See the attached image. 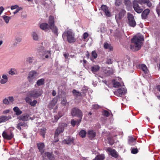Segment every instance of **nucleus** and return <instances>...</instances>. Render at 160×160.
I'll use <instances>...</instances> for the list:
<instances>
[{
    "instance_id": "1",
    "label": "nucleus",
    "mask_w": 160,
    "mask_h": 160,
    "mask_svg": "<svg viewBox=\"0 0 160 160\" xmlns=\"http://www.w3.org/2000/svg\"><path fill=\"white\" fill-rule=\"evenodd\" d=\"M144 40L143 37L141 34H138L134 36L131 39L130 48L134 51L139 50L142 45V42Z\"/></svg>"
},
{
    "instance_id": "2",
    "label": "nucleus",
    "mask_w": 160,
    "mask_h": 160,
    "mask_svg": "<svg viewBox=\"0 0 160 160\" xmlns=\"http://www.w3.org/2000/svg\"><path fill=\"white\" fill-rule=\"evenodd\" d=\"M62 36L63 38L66 36L68 41L70 43L74 42L76 41L74 34L71 30H66Z\"/></svg>"
},
{
    "instance_id": "3",
    "label": "nucleus",
    "mask_w": 160,
    "mask_h": 160,
    "mask_svg": "<svg viewBox=\"0 0 160 160\" xmlns=\"http://www.w3.org/2000/svg\"><path fill=\"white\" fill-rule=\"evenodd\" d=\"M71 114L72 116H77L78 118H80L77 119L78 124L80 123L81 121L82 116V111L78 108H75L72 109Z\"/></svg>"
},
{
    "instance_id": "4",
    "label": "nucleus",
    "mask_w": 160,
    "mask_h": 160,
    "mask_svg": "<svg viewBox=\"0 0 160 160\" xmlns=\"http://www.w3.org/2000/svg\"><path fill=\"white\" fill-rule=\"evenodd\" d=\"M37 73L36 71H31L29 72L27 78L29 82L31 83H33L35 80L37 79Z\"/></svg>"
},
{
    "instance_id": "5",
    "label": "nucleus",
    "mask_w": 160,
    "mask_h": 160,
    "mask_svg": "<svg viewBox=\"0 0 160 160\" xmlns=\"http://www.w3.org/2000/svg\"><path fill=\"white\" fill-rule=\"evenodd\" d=\"M42 93V92L41 90L34 89L29 92V96L31 97L36 98L40 96Z\"/></svg>"
},
{
    "instance_id": "6",
    "label": "nucleus",
    "mask_w": 160,
    "mask_h": 160,
    "mask_svg": "<svg viewBox=\"0 0 160 160\" xmlns=\"http://www.w3.org/2000/svg\"><path fill=\"white\" fill-rule=\"evenodd\" d=\"M40 51L42 53V57L43 59L48 58L51 56V51L50 50H44L43 47H40Z\"/></svg>"
},
{
    "instance_id": "7",
    "label": "nucleus",
    "mask_w": 160,
    "mask_h": 160,
    "mask_svg": "<svg viewBox=\"0 0 160 160\" xmlns=\"http://www.w3.org/2000/svg\"><path fill=\"white\" fill-rule=\"evenodd\" d=\"M128 24L131 26L134 27L136 25V22L134 20V16L132 14L129 13H128Z\"/></svg>"
},
{
    "instance_id": "8",
    "label": "nucleus",
    "mask_w": 160,
    "mask_h": 160,
    "mask_svg": "<svg viewBox=\"0 0 160 160\" xmlns=\"http://www.w3.org/2000/svg\"><path fill=\"white\" fill-rule=\"evenodd\" d=\"M18 118L19 120H22L23 121H27L29 119L32 120L33 118L29 117V114L27 113H24L18 117Z\"/></svg>"
},
{
    "instance_id": "9",
    "label": "nucleus",
    "mask_w": 160,
    "mask_h": 160,
    "mask_svg": "<svg viewBox=\"0 0 160 160\" xmlns=\"http://www.w3.org/2000/svg\"><path fill=\"white\" fill-rule=\"evenodd\" d=\"M2 136L4 138L10 140L13 137L12 133L11 132H6L4 131L2 133Z\"/></svg>"
},
{
    "instance_id": "10",
    "label": "nucleus",
    "mask_w": 160,
    "mask_h": 160,
    "mask_svg": "<svg viewBox=\"0 0 160 160\" xmlns=\"http://www.w3.org/2000/svg\"><path fill=\"white\" fill-rule=\"evenodd\" d=\"M126 92V88H122L115 92L114 93L117 96L121 97L122 95L124 94Z\"/></svg>"
},
{
    "instance_id": "11",
    "label": "nucleus",
    "mask_w": 160,
    "mask_h": 160,
    "mask_svg": "<svg viewBox=\"0 0 160 160\" xmlns=\"http://www.w3.org/2000/svg\"><path fill=\"white\" fill-rule=\"evenodd\" d=\"M105 150L113 157L117 158L118 156L117 152L114 149H112L110 148H106Z\"/></svg>"
},
{
    "instance_id": "12",
    "label": "nucleus",
    "mask_w": 160,
    "mask_h": 160,
    "mask_svg": "<svg viewBox=\"0 0 160 160\" xmlns=\"http://www.w3.org/2000/svg\"><path fill=\"white\" fill-rule=\"evenodd\" d=\"M133 8L135 11L138 13H141L142 11V9L140 6L135 1H133Z\"/></svg>"
},
{
    "instance_id": "13",
    "label": "nucleus",
    "mask_w": 160,
    "mask_h": 160,
    "mask_svg": "<svg viewBox=\"0 0 160 160\" xmlns=\"http://www.w3.org/2000/svg\"><path fill=\"white\" fill-rule=\"evenodd\" d=\"M101 9L105 13V15L107 17H109L111 16V13L109 11L108 8L106 5H103L101 7Z\"/></svg>"
},
{
    "instance_id": "14",
    "label": "nucleus",
    "mask_w": 160,
    "mask_h": 160,
    "mask_svg": "<svg viewBox=\"0 0 160 160\" xmlns=\"http://www.w3.org/2000/svg\"><path fill=\"white\" fill-rule=\"evenodd\" d=\"M126 13V11L124 10H122L119 12V13L116 15L115 18L116 21L121 19L124 16Z\"/></svg>"
},
{
    "instance_id": "15",
    "label": "nucleus",
    "mask_w": 160,
    "mask_h": 160,
    "mask_svg": "<svg viewBox=\"0 0 160 160\" xmlns=\"http://www.w3.org/2000/svg\"><path fill=\"white\" fill-rule=\"evenodd\" d=\"M58 100L56 98H54L49 103L48 108L50 109H52L57 102Z\"/></svg>"
},
{
    "instance_id": "16",
    "label": "nucleus",
    "mask_w": 160,
    "mask_h": 160,
    "mask_svg": "<svg viewBox=\"0 0 160 160\" xmlns=\"http://www.w3.org/2000/svg\"><path fill=\"white\" fill-rule=\"evenodd\" d=\"M64 130V129L63 127L59 126L55 131L54 137V138H57L59 134L60 133L62 132Z\"/></svg>"
},
{
    "instance_id": "17",
    "label": "nucleus",
    "mask_w": 160,
    "mask_h": 160,
    "mask_svg": "<svg viewBox=\"0 0 160 160\" xmlns=\"http://www.w3.org/2000/svg\"><path fill=\"white\" fill-rule=\"evenodd\" d=\"M8 78L7 75L3 74L2 75V78L0 80V83L1 84H5L8 81Z\"/></svg>"
},
{
    "instance_id": "18",
    "label": "nucleus",
    "mask_w": 160,
    "mask_h": 160,
    "mask_svg": "<svg viewBox=\"0 0 160 160\" xmlns=\"http://www.w3.org/2000/svg\"><path fill=\"white\" fill-rule=\"evenodd\" d=\"M12 118L11 116H8L2 115L0 117V123L2 122H5L7 120L10 119Z\"/></svg>"
},
{
    "instance_id": "19",
    "label": "nucleus",
    "mask_w": 160,
    "mask_h": 160,
    "mask_svg": "<svg viewBox=\"0 0 160 160\" xmlns=\"http://www.w3.org/2000/svg\"><path fill=\"white\" fill-rule=\"evenodd\" d=\"M40 28L42 30L46 31L49 30L50 26L48 23H43L40 25Z\"/></svg>"
},
{
    "instance_id": "20",
    "label": "nucleus",
    "mask_w": 160,
    "mask_h": 160,
    "mask_svg": "<svg viewBox=\"0 0 160 160\" xmlns=\"http://www.w3.org/2000/svg\"><path fill=\"white\" fill-rule=\"evenodd\" d=\"M88 135L91 139H93L96 136V132L93 130H89L88 132Z\"/></svg>"
},
{
    "instance_id": "21",
    "label": "nucleus",
    "mask_w": 160,
    "mask_h": 160,
    "mask_svg": "<svg viewBox=\"0 0 160 160\" xmlns=\"http://www.w3.org/2000/svg\"><path fill=\"white\" fill-rule=\"evenodd\" d=\"M62 144H69L73 143V138L70 137L68 139H66L62 142Z\"/></svg>"
},
{
    "instance_id": "22",
    "label": "nucleus",
    "mask_w": 160,
    "mask_h": 160,
    "mask_svg": "<svg viewBox=\"0 0 160 160\" xmlns=\"http://www.w3.org/2000/svg\"><path fill=\"white\" fill-rule=\"evenodd\" d=\"M37 146L39 151L42 153H43L44 151V145L43 143L41 142L38 143Z\"/></svg>"
},
{
    "instance_id": "23",
    "label": "nucleus",
    "mask_w": 160,
    "mask_h": 160,
    "mask_svg": "<svg viewBox=\"0 0 160 160\" xmlns=\"http://www.w3.org/2000/svg\"><path fill=\"white\" fill-rule=\"evenodd\" d=\"M150 12V10L149 9H145L142 14V17L143 19H146Z\"/></svg>"
},
{
    "instance_id": "24",
    "label": "nucleus",
    "mask_w": 160,
    "mask_h": 160,
    "mask_svg": "<svg viewBox=\"0 0 160 160\" xmlns=\"http://www.w3.org/2000/svg\"><path fill=\"white\" fill-rule=\"evenodd\" d=\"M31 36L33 40L35 41H38L39 40V37L37 33L35 31H33L32 32Z\"/></svg>"
},
{
    "instance_id": "25",
    "label": "nucleus",
    "mask_w": 160,
    "mask_h": 160,
    "mask_svg": "<svg viewBox=\"0 0 160 160\" xmlns=\"http://www.w3.org/2000/svg\"><path fill=\"white\" fill-rule=\"evenodd\" d=\"M49 28H50L52 30V32L54 33L55 35H56L57 36L58 35V29L57 27L55 26L54 25L52 26H50Z\"/></svg>"
},
{
    "instance_id": "26",
    "label": "nucleus",
    "mask_w": 160,
    "mask_h": 160,
    "mask_svg": "<svg viewBox=\"0 0 160 160\" xmlns=\"http://www.w3.org/2000/svg\"><path fill=\"white\" fill-rule=\"evenodd\" d=\"M136 139L132 136L129 137L128 143L131 145H133L136 143Z\"/></svg>"
},
{
    "instance_id": "27",
    "label": "nucleus",
    "mask_w": 160,
    "mask_h": 160,
    "mask_svg": "<svg viewBox=\"0 0 160 160\" xmlns=\"http://www.w3.org/2000/svg\"><path fill=\"white\" fill-rule=\"evenodd\" d=\"M13 110L17 116L21 115L22 113V111L17 107H14L13 108Z\"/></svg>"
},
{
    "instance_id": "28",
    "label": "nucleus",
    "mask_w": 160,
    "mask_h": 160,
    "mask_svg": "<svg viewBox=\"0 0 160 160\" xmlns=\"http://www.w3.org/2000/svg\"><path fill=\"white\" fill-rule=\"evenodd\" d=\"M48 23L49 24V26H51L54 25V18L53 16H50L49 17Z\"/></svg>"
},
{
    "instance_id": "29",
    "label": "nucleus",
    "mask_w": 160,
    "mask_h": 160,
    "mask_svg": "<svg viewBox=\"0 0 160 160\" xmlns=\"http://www.w3.org/2000/svg\"><path fill=\"white\" fill-rule=\"evenodd\" d=\"M45 154L49 160H54V157L52 153L47 152L45 153Z\"/></svg>"
},
{
    "instance_id": "30",
    "label": "nucleus",
    "mask_w": 160,
    "mask_h": 160,
    "mask_svg": "<svg viewBox=\"0 0 160 160\" xmlns=\"http://www.w3.org/2000/svg\"><path fill=\"white\" fill-rule=\"evenodd\" d=\"M45 79L44 78H42L38 80L36 82V85L38 86H40L44 85L45 83Z\"/></svg>"
},
{
    "instance_id": "31",
    "label": "nucleus",
    "mask_w": 160,
    "mask_h": 160,
    "mask_svg": "<svg viewBox=\"0 0 160 160\" xmlns=\"http://www.w3.org/2000/svg\"><path fill=\"white\" fill-rule=\"evenodd\" d=\"M27 123H25L24 122H20L18 124L17 126V128L19 130H21L22 129V127H27Z\"/></svg>"
},
{
    "instance_id": "32",
    "label": "nucleus",
    "mask_w": 160,
    "mask_h": 160,
    "mask_svg": "<svg viewBox=\"0 0 160 160\" xmlns=\"http://www.w3.org/2000/svg\"><path fill=\"white\" fill-rule=\"evenodd\" d=\"M104 47L106 49H108L110 51H112L113 50V48L111 44H109L107 42L104 43Z\"/></svg>"
},
{
    "instance_id": "33",
    "label": "nucleus",
    "mask_w": 160,
    "mask_h": 160,
    "mask_svg": "<svg viewBox=\"0 0 160 160\" xmlns=\"http://www.w3.org/2000/svg\"><path fill=\"white\" fill-rule=\"evenodd\" d=\"M139 67L144 72L146 73L148 72V69L146 66L145 64H141L140 65Z\"/></svg>"
},
{
    "instance_id": "34",
    "label": "nucleus",
    "mask_w": 160,
    "mask_h": 160,
    "mask_svg": "<svg viewBox=\"0 0 160 160\" xmlns=\"http://www.w3.org/2000/svg\"><path fill=\"white\" fill-rule=\"evenodd\" d=\"M104 158V155L102 154L97 155L93 160H103Z\"/></svg>"
},
{
    "instance_id": "35",
    "label": "nucleus",
    "mask_w": 160,
    "mask_h": 160,
    "mask_svg": "<svg viewBox=\"0 0 160 160\" xmlns=\"http://www.w3.org/2000/svg\"><path fill=\"white\" fill-rule=\"evenodd\" d=\"M9 74L11 75H13L17 74L18 72L17 70L14 68L11 69L8 72Z\"/></svg>"
},
{
    "instance_id": "36",
    "label": "nucleus",
    "mask_w": 160,
    "mask_h": 160,
    "mask_svg": "<svg viewBox=\"0 0 160 160\" xmlns=\"http://www.w3.org/2000/svg\"><path fill=\"white\" fill-rule=\"evenodd\" d=\"M34 60V58L33 57H28L26 58V62L29 63L30 64H31L33 62Z\"/></svg>"
},
{
    "instance_id": "37",
    "label": "nucleus",
    "mask_w": 160,
    "mask_h": 160,
    "mask_svg": "<svg viewBox=\"0 0 160 160\" xmlns=\"http://www.w3.org/2000/svg\"><path fill=\"white\" fill-rule=\"evenodd\" d=\"M113 87L115 88H118L121 86L120 83L117 81V80H114L112 81Z\"/></svg>"
},
{
    "instance_id": "38",
    "label": "nucleus",
    "mask_w": 160,
    "mask_h": 160,
    "mask_svg": "<svg viewBox=\"0 0 160 160\" xmlns=\"http://www.w3.org/2000/svg\"><path fill=\"white\" fill-rule=\"evenodd\" d=\"M99 67L98 66L94 65L91 68V71L93 72L94 73V72H97L99 69Z\"/></svg>"
},
{
    "instance_id": "39",
    "label": "nucleus",
    "mask_w": 160,
    "mask_h": 160,
    "mask_svg": "<svg viewBox=\"0 0 160 160\" xmlns=\"http://www.w3.org/2000/svg\"><path fill=\"white\" fill-rule=\"evenodd\" d=\"M114 61L113 58L112 57H109L107 58L106 63L108 64H112Z\"/></svg>"
},
{
    "instance_id": "40",
    "label": "nucleus",
    "mask_w": 160,
    "mask_h": 160,
    "mask_svg": "<svg viewBox=\"0 0 160 160\" xmlns=\"http://www.w3.org/2000/svg\"><path fill=\"white\" fill-rule=\"evenodd\" d=\"M87 133L84 130H81L79 132V135L82 138H84L86 136Z\"/></svg>"
},
{
    "instance_id": "41",
    "label": "nucleus",
    "mask_w": 160,
    "mask_h": 160,
    "mask_svg": "<svg viewBox=\"0 0 160 160\" xmlns=\"http://www.w3.org/2000/svg\"><path fill=\"white\" fill-rule=\"evenodd\" d=\"M2 17L4 19L5 22L7 24L8 23L9 20L11 19L10 17L5 15H3L2 16Z\"/></svg>"
},
{
    "instance_id": "42",
    "label": "nucleus",
    "mask_w": 160,
    "mask_h": 160,
    "mask_svg": "<svg viewBox=\"0 0 160 160\" xmlns=\"http://www.w3.org/2000/svg\"><path fill=\"white\" fill-rule=\"evenodd\" d=\"M46 129L45 128H41L40 130V133L42 136L44 138L46 133Z\"/></svg>"
},
{
    "instance_id": "43",
    "label": "nucleus",
    "mask_w": 160,
    "mask_h": 160,
    "mask_svg": "<svg viewBox=\"0 0 160 160\" xmlns=\"http://www.w3.org/2000/svg\"><path fill=\"white\" fill-rule=\"evenodd\" d=\"M92 57L91 58V59L92 61V60L93 59L97 58V54L95 51H93L92 52Z\"/></svg>"
},
{
    "instance_id": "44",
    "label": "nucleus",
    "mask_w": 160,
    "mask_h": 160,
    "mask_svg": "<svg viewBox=\"0 0 160 160\" xmlns=\"http://www.w3.org/2000/svg\"><path fill=\"white\" fill-rule=\"evenodd\" d=\"M72 92L74 96H80L81 95V92H80L79 91H77L75 89L73 90Z\"/></svg>"
},
{
    "instance_id": "45",
    "label": "nucleus",
    "mask_w": 160,
    "mask_h": 160,
    "mask_svg": "<svg viewBox=\"0 0 160 160\" xmlns=\"http://www.w3.org/2000/svg\"><path fill=\"white\" fill-rule=\"evenodd\" d=\"M71 123L73 127H74L76 124L78 125L79 123L78 124V122H77V119L75 120L74 119H73L71 120Z\"/></svg>"
},
{
    "instance_id": "46",
    "label": "nucleus",
    "mask_w": 160,
    "mask_h": 160,
    "mask_svg": "<svg viewBox=\"0 0 160 160\" xmlns=\"http://www.w3.org/2000/svg\"><path fill=\"white\" fill-rule=\"evenodd\" d=\"M108 74L110 75L113 73L112 69V68H108L107 70V72Z\"/></svg>"
},
{
    "instance_id": "47",
    "label": "nucleus",
    "mask_w": 160,
    "mask_h": 160,
    "mask_svg": "<svg viewBox=\"0 0 160 160\" xmlns=\"http://www.w3.org/2000/svg\"><path fill=\"white\" fill-rule=\"evenodd\" d=\"M37 103V101L36 100H34L33 101H31L29 104L32 106L34 107L36 103Z\"/></svg>"
},
{
    "instance_id": "48",
    "label": "nucleus",
    "mask_w": 160,
    "mask_h": 160,
    "mask_svg": "<svg viewBox=\"0 0 160 160\" xmlns=\"http://www.w3.org/2000/svg\"><path fill=\"white\" fill-rule=\"evenodd\" d=\"M2 102L4 104L8 105L9 104V101L7 98H5L3 100Z\"/></svg>"
},
{
    "instance_id": "49",
    "label": "nucleus",
    "mask_w": 160,
    "mask_h": 160,
    "mask_svg": "<svg viewBox=\"0 0 160 160\" xmlns=\"http://www.w3.org/2000/svg\"><path fill=\"white\" fill-rule=\"evenodd\" d=\"M134 1H135L136 3L138 2L142 4L143 2H147V0H134Z\"/></svg>"
},
{
    "instance_id": "50",
    "label": "nucleus",
    "mask_w": 160,
    "mask_h": 160,
    "mask_svg": "<svg viewBox=\"0 0 160 160\" xmlns=\"http://www.w3.org/2000/svg\"><path fill=\"white\" fill-rule=\"evenodd\" d=\"M102 113L103 115L106 117L109 116L110 114L109 112L106 110H104L103 112Z\"/></svg>"
},
{
    "instance_id": "51",
    "label": "nucleus",
    "mask_w": 160,
    "mask_h": 160,
    "mask_svg": "<svg viewBox=\"0 0 160 160\" xmlns=\"http://www.w3.org/2000/svg\"><path fill=\"white\" fill-rule=\"evenodd\" d=\"M67 100L66 98H63L62 100L61 103L62 105L65 106L67 103Z\"/></svg>"
},
{
    "instance_id": "52",
    "label": "nucleus",
    "mask_w": 160,
    "mask_h": 160,
    "mask_svg": "<svg viewBox=\"0 0 160 160\" xmlns=\"http://www.w3.org/2000/svg\"><path fill=\"white\" fill-rule=\"evenodd\" d=\"M59 116L57 115L54 116V118L55 119L56 121H57L63 115V114H60V113H59Z\"/></svg>"
},
{
    "instance_id": "53",
    "label": "nucleus",
    "mask_w": 160,
    "mask_h": 160,
    "mask_svg": "<svg viewBox=\"0 0 160 160\" xmlns=\"http://www.w3.org/2000/svg\"><path fill=\"white\" fill-rule=\"evenodd\" d=\"M25 100L26 102L27 103H29V104L30 103V102L32 101L31 99L28 97H26L25 99Z\"/></svg>"
},
{
    "instance_id": "54",
    "label": "nucleus",
    "mask_w": 160,
    "mask_h": 160,
    "mask_svg": "<svg viewBox=\"0 0 160 160\" xmlns=\"http://www.w3.org/2000/svg\"><path fill=\"white\" fill-rule=\"evenodd\" d=\"M125 3L127 6H129L131 4V3L129 0H125Z\"/></svg>"
},
{
    "instance_id": "55",
    "label": "nucleus",
    "mask_w": 160,
    "mask_h": 160,
    "mask_svg": "<svg viewBox=\"0 0 160 160\" xmlns=\"http://www.w3.org/2000/svg\"><path fill=\"white\" fill-rule=\"evenodd\" d=\"M138 152V150L137 148L132 149L131 151V152L133 154H136Z\"/></svg>"
},
{
    "instance_id": "56",
    "label": "nucleus",
    "mask_w": 160,
    "mask_h": 160,
    "mask_svg": "<svg viewBox=\"0 0 160 160\" xmlns=\"http://www.w3.org/2000/svg\"><path fill=\"white\" fill-rule=\"evenodd\" d=\"M121 3V0H116L115 1V4L117 6L120 5Z\"/></svg>"
},
{
    "instance_id": "57",
    "label": "nucleus",
    "mask_w": 160,
    "mask_h": 160,
    "mask_svg": "<svg viewBox=\"0 0 160 160\" xmlns=\"http://www.w3.org/2000/svg\"><path fill=\"white\" fill-rule=\"evenodd\" d=\"M19 8L18 5H15L14 6H12L11 7V9L12 10H14L16 9H17V8Z\"/></svg>"
},
{
    "instance_id": "58",
    "label": "nucleus",
    "mask_w": 160,
    "mask_h": 160,
    "mask_svg": "<svg viewBox=\"0 0 160 160\" xmlns=\"http://www.w3.org/2000/svg\"><path fill=\"white\" fill-rule=\"evenodd\" d=\"M88 36V34L87 32H85L83 34V37L84 39H86Z\"/></svg>"
},
{
    "instance_id": "59",
    "label": "nucleus",
    "mask_w": 160,
    "mask_h": 160,
    "mask_svg": "<svg viewBox=\"0 0 160 160\" xmlns=\"http://www.w3.org/2000/svg\"><path fill=\"white\" fill-rule=\"evenodd\" d=\"M99 108V106L97 104H94L92 106L93 109H97Z\"/></svg>"
},
{
    "instance_id": "60",
    "label": "nucleus",
    "mask_w": 160,
    "mask_h": 160,
    "mask_svg": "<svg viewBox=\"0 0 160 160\" xmlns=\"http://www.w3.org/2000/svg\"><path fill=\"white\" fill-rule=\"evenodd\" d=\"M21 9H22V8H20V7H19V8H17L16 9V10L15 12H13V14H16V13H17L18 12H19V11L20 10H21Z\"/></svg>"
},
{
    "instance_id": "61",
    "label": "nucleus",
    "mask_w": 160,
    "mask_h": 160,
    "mask_svg": "<svg viewBox=\"0 0 160 160\" xmlns=\"http://www.w3.org/2000/svg\"><path fill=\"white\" fill-rule=\"evenodd\" d=\"M8 100L9 102H12L14 101V98L12 97H8Z\"/></svg>"
},
{
    "instance_id": "62",
    "label": "nucleus",
    "mask_w": 160,
    "mask_h": 160,
    "mask_svg": "<svg viewBox=\"0 0 160 160\" xmlns=\"http://www.w3.org/2000/svg\"><path fill=\"white\" fill-rule=\"evenodd\" d=\"M10 112V110L9 109H7L3 111L2 113L3 114H6Z\"/></svg>"
},
{
    "instance_id": "63",
    "label": "nucleus",
    "mask_w": 160,
    "mask_h": 160,
    "mask_svg": "<svg viewBox=\"0 0 160 160\" xmlns=\"http://www.w3.org/2000/svg\"><path fill=\"white\" fill-rule=\"evenodd\" d=\"M4 10V8L2 6H1L0 7V15H1Z\"/></svg>"
},
{
    "instance_id": "64",
    "label": "nucleus",
    "mask_w": 160,
    "mask_h": 160,
    "mask_svg": "<svg viewBox=\"0 0 160 160\" xmlns=\"http://www.w3.org/2000/svg\"><path fill=\"white\" fill-rule=\"evenodd\" d=\"M16 40L18 42H20L21 41L22 39L18 37L16 38Z\"/></svg>"
}]
</instances>
